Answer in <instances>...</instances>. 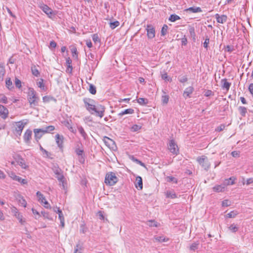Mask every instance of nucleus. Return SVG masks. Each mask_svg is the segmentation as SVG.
Returning <instances> with one entry per match:
<instances>
[{"mask_svg": "<svg viewBox=\"0 0 253 253\" xmlns=\"http://www.w3.org/2000/svg\"><path fill=\"white\" fill-rule=\"evenodd\" d=\"M5 84H6V86L9 89H11L13 88V86L12 85V82L10 78H7L6 79Z\"/></svg>", "mask_w": 253, "mask_h": 253, "instance_id": "obj_34", "label": "nucleus"}, {"mask_svg": "<svg viewBox=\"0 0 253 253\" xmlns=\"http://www.w3.org/2000/svg\"><path fill=\"white\" fill-rule=\"evenodd\" d=\"M15 216L17 218L21 224H24L25 223L26 221L25 220L23 219V216L20 213H17Z\"/></svg>", "mask_w": 253, "mask_h": 253, "instance_id": "obj_38", "label": "nucleus"}, {"mask_svg": "<svg viewBox=\"0 0 253 253\" xmlns=\"http://www.w3.org/2000/svg\"><path fill=\"white\" fill-rule=\"evenodd\" d=\"M89 91L92 94H95L96 93V87L92 84H89Z\"/></svg>", "mask_w": 253, "mask_h": 253, "instance_id": "obj_40", "label": "nucleus"}, {"mask_svg": "<svg viewBox=\"0 0 253 253\" xmlns=\"http://www.w3.org/2000/svg\"><path fill=\"white\" fill-rule=\"evenodd\" d=\"M180 19V17L176 14H171L169 16V20L171 22H174Z\"/></svg>", "mask_w": 253, "mask_h": 253, "instance_id": "obj_43", "label": "nucleus"}, {"mask_svg": "<svg viewBox=\"0 0 253 253\" xmlns=\"http://www.w3.org/2000/svg\"><path fill=\"white\" fill-rule=\"evenodd\" d=\"M40 149L41 151L43 152V154H45L47 157H49V155H50V153L47 151L45 149H43V147L41 146V145H40Z\"/></svg>", "mask_w": 253, "mask_h": 253, "instance_id": "obj_59", "label": "nucleus"}, {"mask_svg": "<svg viewBox=\"0 0 253 253\" xmlns=\"http://www.w3.org/2000/svg\"><path fill=\"white\" fill-rule=\"evenodd\" d=\"M53 171L55 174L56 175V178L58 179V180L60 182L64 183V176L62 173V171L60 168L58 167L54 166L53 168Z\"/></svg>", "mask_w": 253, "mask_h": 253, "instance_id": "obj_5", "label": "nucleus"}, {"mask_svg": "<svg viewBox=\"0 0 253 253\" xmlns=\"http://www.w3.org/2000/svg\"><path fill=\"white\" fill-rule=\"evenodd\" d=\"M42 100L44 102H48L50 101H56V99L51 96H44L42 97Z\"/></svg>", "mask_w": 253, "mask_h": 253, "instance_id": "obj_30", "label": "nucleus"}, {"mask_svg": "<svg viewBox=\"0 0 253 253\" xmlns=\"http://www.w3.org/2000/svg\"><path fill=\"white\" fill-rule=\"evenodd\" d=\"M15 162L21 167L22 169H26L28 166L26 164L24 159L19 155H16L14 157Z\"/></svg>", "mask_w": 253, "mask_h": 253, "instance_id": "obj_8", "label": "nucleus"}, {"mask_svg": "<svg viewBox=\"0 0 253 253\" xmlns=\"http://www.w3.org/2000/svg\"><path fill=\"white\" fill-rule=\"evenodd\" d=\"M41 213L44 218H47L50 220H52V218L48 212H46L45 211H42L41 212Z\"/></svg>", "mask_w": 253, "mask_h": 253, "instance_id": "obj_57", "label": "nucleus"}, {"mask_svg": "<svg viewBox=\"0 0 253 253\" xmlns=\"http://www.w3.org/2000/svg\"><path fill=\"white\" fill-rule=\"evenodd\" d=\"M167 181H168V182H173L174 183H177V179L173 176H168L167 177Z\"/></svg>", "mask_w": 253, "mask_h": 253, "instance_id": "obj_52", "label": "nucleus"}, {"mask_svg": "<svg viewBox=\"0 0 253 253\" xmlns=\"http://www.w3.org/2000/svg\"><path fill=\"white\" fill-rule=\"evenodd\" d=\"M55 129V127L53 126H49L43 128V133H49Z\"/></svg>", "mask_w": 253, "mask_h": 253, "instance_id": "obj_32", "label": "nucleus"}, {"mask_svg": "<svg viewBox=\"0 0 253 253\" xmlns=\"http://www.w3.org/2000/svg\"><path fill=\"white\" fill-rule=\"evenodd\" d=\"M238 110L240 112L241 115L243 117H245L247 112V108L244 106H240L238 108Z\"/></svg>", "mask_w": 253, "mask_h": 253, "instance_id": "obj_28", "label": "nucleus"}, {"mask_svg": "<svg viewBox=\"0 0 253 253\" xmlns=\"http://www.w3.org/2000/svg\"><path fill=\"white\" fill-rule=\"evenodd\" d=\"M154 239L159 242H165L169 240L168 238H165L163 236L155 237Z\"/></svg>", "mask_w": 253, "mask_h": 253, "instance_id": "obj_35", "label": "nucleus"}, {"mask_svg": "<svg viewBox=\"0 0 253 253\" xmlns=\"http://www.w3.org/2000/svg\"><path fill=\"white\" fill-rule=\"evenodd\" d=\"M230 205V202L228 200H224L222 202V207H228Z\"/></svg>", "mask_w": 253, "mask_h": 253, "instance_id": "obj_62", "label": "nucleus"}, {"mask_svg": "<svg viewBox=\"0 0 253 253\" xmlns=\"http://www.w3.org/2000/svg\"><path fill=\"white\" fill-rule=\"evenodd\" d=\"M168 29V25L166 24L164 25V26H163V27L162 28L161 31V35L163 36H165L167 33Z\"/></svg>", "mask_w": 253, "mask_h": 253, "instance_id": "obj_45", "label": "nucleus"}, {"mask_svg": "<svg viewBox=\"0 0 253 253\" xmlns=\"http://www.w3.org/2000/svg\"><path fill=\"white\" fill-rule=\"evenodd\" d=\"M27 124V122L23 123L22 121H20L16 123L15 125V132L16 134L18 135H21L22 130L25 126V125Z\"/></svg>", "mask_w": 253, "mask_h": 253, "instance_id": "obj_6", "label": "nucleus"}, {"mask_svg": "<svg viewBox=\"0 0 253 253\" xmlns=\"http://www.w3.org/2000/svg\"><path fill=\"white\" fill-rule=\"evenodd\" d=\"M37 85L43 90L45 91L46 90V87H45L43 84V80L42 79H41L40 81L37 83Z\"/></svg>", "mask_w": 253, "mask_h": 253, "instance_id": "obj_29", "label": "nucleus"}, {"mask_svg": "<svg viewBox=\"0 0 253 253\" xmlns=\"http://www.w3.org/2000/svg\"><path fill=\"white\" fill-rule=\"evenodd\" d=\"M15 84L16 87L20 88L21 87V82L17 78H15Z\"/></svg>", "mask_w": 253, "mask_h": 253, "instance_id": "obj_55", "label": "nucleus"}, {"mask_svg": "<svg viewBox=\"0 0 253 253\" xmlns=\"http://www.w3.org/2000/svg\"><path fill=\"white\" fill-rule=\"evenodd\" d=\"M134 111L133 109L129 108V109H126L125 110H124L123 111H122L118 114V115L119 116L121 117L126 114H132L134 113Z\"/></svg>", "mask_w": 253, "mask_h": 253, "instance_id": "obj_25", "label": "nucleus"}, {"mask_svg": "<svg viewBox=\"0 0 253 253\" xmlns=\"http://www.w3.org/2000/svg\"><path fill=\"white\" fill-rule=\"evenodd\" d=\"M82 246L80 244H77L74 253H81Z\"/></svg>", "mask_w": 253, "mask_h": 253, "instance_id": "obj_53", "label": "nucleus"}, {"mask_svg": "<svg viewBox=\"0 0 253 253\" xmlns=\"http://www.w3.org/2000/svg\"><path fill=\"white\" fill-rule=\"evenodd\" d=\"M86 109L92 115L95 114L97 117L100 118L104 115L105 107L101 104H98L95 106L94 104H89L88 103H84Z\"/></svg>", "mask_w": 253, "mask_h": 253, "instance_id": "obj_1", "label": "nucleus"}, {"mask_svg": "<svg viewBox=\"0 0 253 253\" xmlns=\"http://www.w3.org/2000/svg\"><path fill=\"white\" fill-rule=\"evenodd\" d=\"M225 185H233L235 183L234 178L232 179V177H230L229 179H225L224 182Z\"/></svg>", "mask_w": 253, "mask_h": 253, "instance_id": "obj_48", "label": "nucleus"}, {"mask_svg": "<svg viewBox=\"0 0 253 253\" xmlns=\"http://www.w3.org/2000/svg\"><path fill=\"white\" fill-rule=\"evenodd\" d=\"M137 101L140 105H146L148 102L147 99L144 98H139L137 100Z\"/></svg>", "mask_w": 253, "mask_h": 253, "instance_id": "obj_37", "label": "nucleus"}, {"mask_svg": "<svg viewBox=\"0 0 253 253\" xmlns=\"http://www.w3.org/2000/svg\"><path fill=\"white\" fill-rule=\"evenodd\" d=\"M221 87L223 89L228 91L231 85V83L227 82L226 79H223L221 80Z\"/></svg>", "mask_w": 253, "mask_h": 253, "instance_id": "obj_17", "label": "nucleus"}, {"mask_svg": "<svg viewBox=\"0 0 253 253\" xmlns=\"http://www.w3.org/2000/svg\"><path fill=\"white\" fill-rule=\"evenodd\" d=\"M63 139L64 138L62 135H60L59 134H57L55 135L56 142L58 146L60 148L63 147Z\"/></svg>", "mask_w": 253, "mask_h": 253, "instance_id": "obj_16", "label": "nucleus"}, {"mask_svg": "<svg viewBox=\"0 0 253 253\" xmlns=\"http://www.w3.org/2000/svg\"><path fill=\"white\" fill-rule=\"evenodd\" d=\"M229 229L230 230H231L232 232L234 233L237 232L238 230V228L234 224H231L229 227Z\"/></svg>", "mask_w": 253, "mask_h": 253, "instance_id": "obj_56", "label": "nucleus"}, {"mask_svg": "<svg viewBox=\"0 0 253 253\" xmlns=\"http://www.w3.org/2000/svg\"><path fill=\"white\" fill-rule=\"evenodd\" d=\"M141 126L137 125H134L131 127V130L133 131H137L141 128Z\"/></svg>", "mask_w": 253, "mask_h": 253, "instance_id": "obj_58", "label": "nucleus"}, {"mask_svg": "<svg viewBox=\"0 0 253 253\" xmlns=\"http://www.w3.org/2000/svg\"><path fill=\"white\" fill-rule=\"evenodd\" d=\"M92 40L95 43H96L97 42H100V39L96 34H94L92 35Z\"/></svg>", "mask_w": 253, "mask_h": 253, "instance_id": "obj_60", "label": "nucleus"}, {"mask_svg": "<svg viewBox=\"0 0 253 253\" xmlns=\"http://www.w3.org/2000/svg\"><path fill=\"white\" fill-rule=\"evenodd\" d=\"M66 63L68 67V70H69V69H70L69 72L71 73L72 71L73 68H72V60L70 59V57H68L66 59Z\"/></svg>", "mask_w": 253, "mask_h": 253, "instance_id": "obj_36", "label": "nucleus"}, {"mask_svg": "<svg viewBox=\"0 0 253 253\" xmlns=\"http://www.w3.org/2000/svg\"><path fill=\"white\" fill-rule=\"evenodd\" d=\"M215 17L217 22L219 23L223 24L226 22L227 20V17L226 15L220 16L219 14L217 13L215 15Z\"/></svg>", "mask_w": 253, "mask_h": 253, "instance_id": "obj_14", "label": "nucleus"}, {"mask_svg": "<svg viewBox=\"0 0 253 253\" xmlns=\"http://www.w3.org/2000/svg\"><path fill=\"white\" fill-rule=\"evenodd\" d=\"M11 177L13 178V180L18 181L19 182L21 183L22 184H26L27 183V181L26 179H22L21 177L16 175L14 173L11 174Z\"/></svg>", "mask_w": 253, "mask_h": 253, "instance_id": "obj_19", "label": "nucleus"}, {"mask_svg": "<svg viewBox=\"0 0 253 253\" xmlns=\"http://www.w3.org/2000/svg\"><path fill=\"white\" fill-rule=\"evenodd\" d=\"M118 181V177L113 172H109L106 174L105 183L109 186L114 185Z\"/></svg>", "mask_w": 253, "mask_h": 253, "instance_id": "obj_2", "label": "nucleus"}, {"mask_svg": "<svg viewBox=\"0 0 253 253\" xmlns=\"http://www.w3.org/2000/svg\"><path fill=\"white\" fill-rule=\"evenodd\" d=\"M225 184L224 185H217L213 187V190L216 192H222L224 190Z\"/></svg>", "mask_w": 253, "mask_h": 253, "instance_id": "obj_24", "label": "nucleus"}, {"mask_svg": "<svg viewBox=\"0 0 253 253\" xmlns=\"http://www.w3.org/2000/svg\"><path fill=\"white\" fill-rule=\"evenodd\" d=\"M131 160L133 161V162H136L137 164L140 165L142 167H145V165L144 164V163H143V162H142L141 161L138 160L137 159L135 158V157H134L133 156H132L131 157Z\"/></svg>", "mask_w": 253, "mask_h": 253, "instance_id": "obj_51", "label": "nucleus"}, {"mask_svg": "<svg viewBox=\"0 0 253 253\" xmlns=\"http://www.w3.org/2000/svg\"><path fill=\"white\" fill-rule=\"evenodd\" d=\"M164 94L162 96V102L163 105H166L168 104L169 100V95L166 94V93L163 91Z\"/></svg>", "mask_w": 253, "mask_h": 253, "instance_id": "obj_26", "label": "nucleus"}, {"mask_svg": "<svg viewBox=\"0 0 253 253\" xmlns=\"http://www.w3.org/2000/svg\"><path fill=\"white\" fill-rule=\"evenodd\" d=\"M28 100L30 103V107H33L38 105L39 98L36 95L35 97H28Z\"/></svg>", "mask_w": 253, "mask_h": 253, "instance_id": "obj_11", "label": "nucleus"}, {"mask_svg": "<svg viewBox=\"0 0 253 253\" xmlns=\"http://www.w3.org/2000/svg\"><path fill=\"white\" fill-rule=\"evenodd\" d=\"M84 103H88L89 104H94L95 101L93 99L89 98H84L83 99Z\"/></svg>", "mask_w": 253, "mask_h": 253, "instance_id": "obj_47", "label": "nucleus"}, {"mask_svg": "<svg viewBox=\"0 0 253 253\" xmlns=\"http://www.w3.org/2000/svg\"><path fill=\"white\" fill-rule=\"evenodd\" d=\"M8 111L4 106L0 104V116L3 118L5 119L7 117Z\"/></svg>", "mask_w": 253, "mask_h": 253, "instance_id": "obj_13", "label": "nucleus"}, {"mask_svg": "<svg viewBox=\"0 0 253 253\" xmlns=\"http://www.w3.org/2000/svg\"><path fill=\"white\" fill-rule=\"evenodd\" d=\"M32 134V131L30 129H27L25 131L24 136L23 138L26 143H28L31 138V136Z\"/></svg>", "mask_w": 253, "mask_h": 253, "instance_id": "obj_18", "label": "nucleus"}, {"mask_svg": "<svg viewBox=\"0 0 253 253\" xmlns=\"http://www.w3.org/2000/svg\"><path fill=\"white\" fill-rule=\"evenodd\" d=\"M194 88L192 86H189L187 87L183 92V96L185 98L190 97V95L193 93Z\"/></svg>", "mask_w": 253, "mask_h": 253, "instance_id": "obj_20", "label": "nucleus"}, {"mask_svg": "<svg viewBox=\"0 0 253 253\" xmlns=\"http://www.w3.org/2000/svg\"><path fill=\"white\" fill-rule=\"evenodd\" d=\"M103 141L106 145L110 149H114L116 147L115 141L108 137H104Z\"/></svg>", "mask_w": 253, "mask_h": 253, "instance_id": "obj_10", "label": "nucleus"}, {"mask_svg": "<svg viewBox=\"0 0 253 253\" xmlns=\"http://www.w3.org/2000/svg\"><path fill=\"white\" fill-rule=\"evenodd\" d=\"M147 225L150 227H158L160 226V224L155 220H150L147 221Z\"/></svg>", "mask_w": 253, "mask_h": 253, "instance_id": "obj_33", "label": "nucleus"}, {"mask_svg": "<svg viewBox=\"0 0 253 253\" xmlns=\"http://www.w3.org/2000/svg\"><path fill=\"white\" fill-rule=\"evenodd\" d=\"M37 95V93L33 88H29V92L28 93V97H35Z\"/></svg>", "mask_w": 253, "mask_h": 253, "instance_id": "obj_42", "label": "nucleus"}, {"mask_svg": "<svg viewBox=\"0 0 253 253\" xmlns=\"http://www.w3.org/2000/svg\"><path fill=\"white\" fill-rule=\"evenodd\" d=\"M34 132L35 134V137L37 141H38L39 139L42 137L44 134L43 131V128H35L34 129Z\"/></svg>", "mask_w": 253, "mask_h": 253, "instance_id": "obj_12", "label": "nucleus"}, {"mask_svg": "<svg viewBox=\"0 0 253 253\" xmlns=\"http://www.w3.org/2000/svg\"><path fill=\"white\" fill-rule=\"evenodd\" d=\"M146 30L147 32V36L149 39H153L155 36V28L152 25H147Z\"/></svg>", "mask_w": 253, "mask_h": 253, "instance_id": "obj_9", "label": "nucleus"}, {"mask_svg": "<svg viewBox=\"0 0 253 253\" xmlns=\"http://www.w3.org/2000/svg\"><path fill=\"white\" fill-rule=\"evenodd\" d=\"M209 42H210V39L208 38V37H207V38H206L205 41L204 42V47L205 48H206L207 49H208V44L209 43Z\"/></svg>", "mask_w": 253, "mask_h": 253, "instance_id": "obj_63", "label": "nucleus"}, {"mask_svg": "<svg viewBox=\"0 0 253 253\" xmlns=\"http://www.w3.org/2000/svg\"><path fill=\"white\" fill-rule=\"evenodd\" d=\"M31 71L32 73V74L34 75L36 77H38L40 76V72L36 68V66L34 65L31 67Z\"/></svg>", "mask_w": 253, "mask_h": 253, "instance_id": "obj_31", "label": "nucleus"}, {"mask_svg": "<svg viewBox=\"0 0 253 253\" xmlns=\"http://www.w3.org/2000/svg\"><path fill=\"white\" fill-rule=\"evenodd\" d=\"M78 130L81 135L83 137V138L84 139H86V138L87 137V135L85 132L84 128L82 126H79L78 127Z\"/></svg>", "mask_w": 253, "mask_h": 253, "instance_id": "obj_27", "label": "nucleus"}, {"mask_svg": "<svg viewBox=\"0 0 253 253\" xmlns=\"http://www.w3.org/2000/svg\"><path fill=\"white\" fill-rule=\"evenodd\" d=\"M238 214L237 211H233L226 215V217L234 218Z\"/></svg>", "mask_w": 253, "mask_h": 253, "instance_id": "obj_44", "label": "nucleus"}, {"mask_svg": "<svg viewBox=\"0 0 253 253\" xmlns=\"http://www.w3.org/2000/svg\"><path fill=\"white\" fill-rule=\"evenodd\" d=\"M197 161L206 171H208L210 168L211 163L209 161L207 157L204 155L199 157L197 158Z\"/></svg>", "mask_w": 253, "mask_h": 253, "instance_id": "obj_3", "label": "nucleus"}, {"mask_svg": "<svg viewBox=\"0 0 253 253\" xmlns=\"http://www.w3.org/2000/svg\"><path fill=\"white\" fill-rule=\"evenodd\" d=\"M5 73L4 64L3 63H0V81H2Z\"/></svg>", "mask_w": 253, "mask_h": 253, "instance_id": "obj_22", "label": "nucleus"}, {"mask_svg": "<svg viewBox=\"0 0 253 253\" xmlns=\"http://www.w3.org/2000/svg\"><path fill=\"white\" fill-rule=\"evenodd\" d=\"M2 97L0 98V102L6 104L7 103V98L4 95H1Z\"/></svg>", "mask_w": 253, "mask_h": 253, "instance_id": "obj_61", "label": "nucleus"}, {"mask_svg": "<svg viewBox=\"0 0 253 253\" xmlns=\"http://www.w3.org/2000/svg\"><path fill=\"white\" fill-rule=\"evenodd\" d=\"M135 186L138 189L141 190L143 188L142 179L140 176H137L136 177Z\"/></svg>", "mask_w": 253, "mask_h": 253, "instance_id": "obj_15", "label": "nucleus"}, {"mask_svg": "<svg viewBox=\"0 0 253 253\" xmlns=\"http://www.w3.org/2000/svg\"><path fill=\"white\" fill-rule=\"evenodd\" d=\"M199 243L198 242L193 243L190 246V250L195 251L198 248Z\"/></svg>", "mask_w": 253, "mask_h": 253, "instance_id": "obj_39", "label": "nucleus"}, {"mask_svg": "<svg viewBox=\"0 0 253 253\" xmlns=\"http://www.w3.org/2000/svg\"><path fill=\"white\" fill-rule=\"evenodd\" d=\"M75 153H76V154L78 156H81V158L83 159V162H82L81 160H80V162H82V163H84V156H83L84 150L80 149V147H79V145H78L76 147V149H75Z\"/></svg>", "mask_w": 253, "mask_h": 253, "instance_id": "obj_21", "label": "nucleus"}, {"mask_svg": "<svg viewBox=\"0 0 253 253\" xmlns=\"http://www.w3.org/2000/svg\"><path fill=\"white\" fill-rule=\"evenodd\" d=\"M189 33H190V34L191 36V37L193 38V39L195 40V37H196V34H195V29L193 27H190V28L189 29Z\"/></svg>", "mask_w": 253, "mask_h": 253, "instance_id": "obj_49", "label": "nucleus"}, {"mask_svg": "<svg viewBox=\"0 0 253 253\" xmlns=\"http://www.w3.org/2000/svg\"><path fill=\"white\" fill-rule=\"evenodd\" d=\"M169 151L173 154L176 155L178 154L179 152V149L174 140L172 139L169 141Z\"/></svg>", "mask_w": 253, "mask_h": 253, "instance_id": "obj_7", "label": "nucleus"}, {"mask_svg": "<svg viewBox=\"0 0 253 253\" xmlns=\"http://www.w3.org/2000/svg\"><path fill=\"white\" fill-rule=\"evenodd\" d=\"M162 79L169 82L171 81V79L169 78L168 76L167 73H165L163 74H162Z\"/></svg>", "mask_w": 253, "mask_h": 253, "instance_id": "obj_54", "label": "nucleus"}, {"mask_svg": "<svg viewBox=\"0 0 253 253\" xmlns=\"http://www.w3.org/2000/svg\"><path fill=\"white\" fill-rule=\"evenodd\" d=\"M37 3L38 6L49 17H51V16L53 15V10L42 0L38 1Z\"/></svg>", "mask_w": 253, "mask_h": 253, "instance_id": "obj_4", "label": "nucleus"}, {"mask_svg": "<svg viewBox=\"0 0 253 253\" xmlns=\"http://www.w3.org/2000/svg\"><path fill=\"white\" fill-rule=\"evenodd\" d=\"M37 196L39 198V201L41 202H43V200H45V198L43 196V195L42 194L40 191H38L36 193Z\"/></svg>", "mask_w": 253, "mask_h": 253, "instance_id": "obj_50", "label": "nucleus"}, {"mask_svg": "<svg viewBox=\"0 0 253 253\" xmlns=\"http://www.w3.org/2000/svg\"><path fill=\"white\" fill-rule=\"evenodd\" d=\"M109 24L110 27L112 29H114L115 28L119 26L120 22L118 21H115L114 22H110Z\"/></svg>", "mask_w": 253, "mask_h": 253, "instance_id": "obj_41", "label": "nucleus"}, {"mask_svg": "<svg viewBox=\"0 0 253 253\" xmlns=\"http://www.w3.org/2000/svg\"><path fill=\"white\" fill-rule=\"evenodd\" d=\"M234 50V47L233 46L230 45H227L226 46V51H227L228 52H231Z\"/></svg>", "mask_w": 253, "mask_h": 253, "instance_id": "obj_64", "label": "nucleus"}, {"mask_svg": "<svg viewBox=\"0 0 253 253\" xmlns=\"http://www.w3.org/2000/svg\"><path fill=\"white\" fill-rule=\"evenodd\" d=\"M185 11H189L193 13H198L201 12L202 11V10L200 7H190L186 9Z\"/></svg>", "mask_w": 253, "mask_h": 253, "instance_id": "obj_23", "label": "nucleus"}, {"mask_svg": "<svg viewBox=\"0 0 253 253\" xmlns=\"http://www.w3.org/2000/svg\"><path fill=\"white\" fill-rule=\"evenodd\" d=\"M53 211L58 213L59 219H60V215H61L62 217H64L62 211L58 207H54Z\"/></svg>", "mask_w": 253, "mask_h": 253, "instance_id": "obj_46", "label": "nucleus"}]
</instances>
